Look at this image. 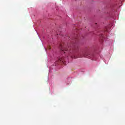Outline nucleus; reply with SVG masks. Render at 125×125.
Instances as JSON below:
<instances>
[{"label":"nucleus","mask_w":125,"mask_h":125,"mask_svg":"<svg viewBox=\"0 0 125 125\" xmlns=\"http://www.w3.org/2000/svg\"><path fill=\"white\" fill-rule=\"evenodd\" d=\"M59 48L61 50V54L63 55V54H69V51L71 53V50L72 51L78 50L79 46H78V44L77 43L71 44L70 47L68 46V48L66 47V45L63 43L60 44Z\"/></svg>","instance_id":"1"},{"label":"nucleus","mask_w":125,"mask_h":125,"mask_svg":"<svg viewBox=\"0 0 125 125\" xmlns=\"http://www.w3.org/2000/svg\"><path fill=\"white\" fill-rule=\"evenodd\" d=\"M67 59H68V56L66 58H65L64 56H63L62 57H59V58H58V60L56 62L57 64V63H59L61 62L62 64H65V62H66V60H67Z\"/></svg>","instance_id":"2"},{"label":"nucleus","mask_w":125,"mask_h":125,"mask_svg":"<svg viewBox=\"0 0 125 125\" xmlns=\"http://www.w3.org/2000/svg\"><path fill=\"white\" fill-rule=\"evenodd\" d=\"M83 56H84V55H81L79 57H83Z\"/></svg>","instance_id":"3"},{"label":"nucleus","mask_w":125,"mask_h":125,"mask_svg":"<svg viewBox=\"0 0 125 125\" xmlns=\"http://www.w3.org/2000/svg\"><path fill=\"white\" fill-rule=\"evenodd\" d=\"M106 32H108V30H107V29H106Z\"/></svg>","instance_id":"4"},{"label":"nucleus","mask_w":125,"mask_h":125,"mask_svg":"<svg viewBox=\"0 0 125 125\" xmlns=\"http://www.w3.org/2000/svg\"><path fill=\"white\" fill-rule=\"evenodd\" d=\"M80 54H82V53H80Z\"/></svg>","instance_id":"5"}]
</instances>
